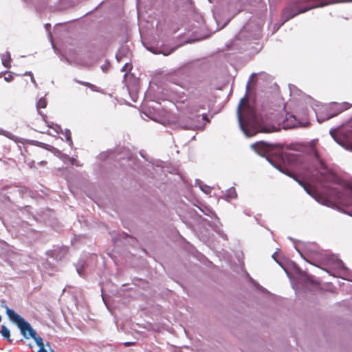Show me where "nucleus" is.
Here are the masks:
<instances>
[{
    "label": "nucleus",
    "mask_w": 352,
    "mask_h": 352,
    "mask_svg": "<svg viewBox=\"0 0 352 352\" xmlns=\"http://www.w3.org/2000/svg\"><path fill=\"white\" fill-rule=\"evenodd\" d=\"M204 109L201 105L191 103L186 106V116L181 118L177 122L178 126L182 130H201L206 123L210 122L208 114L199 113V109Z\"/></svg>",
    "instance_id": "4"
},
{
    "label": "nucleus",
    "mask_w": 352,
    "mask_h": 352,
    "mask_svg": "<svg viewBox=\"0 0 352 352\" xmlns=\"http://www.w3.org/2000/svg\"><path fill=\"white\" fill-rule=\"evenodd\" d=\"M134 344H135L134 342H129L124 343V346H131V345H134Z\"/></svg>",
    "instance_id": "32"
},
{
    "label": "nucleus",
    "mask_w": 352,
    "mask_h": 352,
    "mask_svg": "<svg viewBox=\"0 0 352 352\" xmlns=\"http://www.w3.org/2000/svg\"><path fill=\"white\" fill-rule=\"evenodd\" d=\"M297 182L309 195L315 198L318 201H320L323 199L322 195L317 192V190L314 186L303 181L297 180Z\"/></svg>",
    "instance_id": "11"
},
{
    "label": "nucleus",
    "mask_w": 352,
    "mask_h": 352,
    "mask_svg": "<svg viewBox=\"0 0 352 352\" xmlns=\"http://www.w3.org/2000/svg\"><path fill=\"white\" fill-rule=\"evenodd\" d=\"M340 145L352 151V133H330Z\"/></svg>",
    "instance_id": "9"
},
{
    "label": "nucleus",
    "mask_w": 352,
    "mask_h": 352,
    "mask_svg": "<svg viewBox=\"0 0 352 352\" xmlns=\"http://www.w3.org/2000/svg\"><path fill=\"white\" fill-rule=\"evenodd\" d=\"M305 100L307 103L309 104L311 107L315 111L317 121L319 123H322L324 120H329L330 118L337 116L338 114L342 112L343 111L349 109L351 107V104L347 102H344L340 104H338V103L335 102V103H333V105L336 107V112H335V113L327 112L324 116H322V115L316 112V109H314V106L315 105L316 101L311 97H310L309 96H306L305 98Z\"/></svg>",
    "instance_id": "7"
},
{
    "label": "nucleus",
    "mask_w": 352,
    "mask_h": 352,
    "mask_svg": "<svg viewBox=\"0 0 352 352\" xmlns=\"http://www.w3.org/2000/svg\"><path fill=\"white\" fill-rule=\"evenodd\" d=\"M49 127L54 129L55 132H63L61 126L57 124H52V125H49Z\"/></svg>",
    "instance_id": "24"
},
{
    "label": "nucleus",
    "mask_w": 352,
    "mask_h": 352,
    "mask_svg": "<svg viewBox=\"0 0 352 352\" xmlns=\"http://www.w3.org/2000/svg\"><path fill=\"white\" fill-rule=\"evenodd\" d=\"M59 57H60V60L61 61L66 62L68 64L71 63L69 59L66 56H65L64 54H60Z\"/></svg>",
    "instance_id": "25"
},
{
    "label": "nucleus",
    "mask_w": 352,
    "mask_h": 352,
    "mask_svg": "<svg viewBox=\"0 0 352 352\" xmlns=\"http://www.w3.org/2000/svg\"><path fill=\"white\" fill-rule=\"evenodd\" d=\"M289 89L290 92V95H298L300 96L302 94V91L300 90L296 85H289Z\"/></svg>",
    "instance_id": "17"
},
{
    "label": "nucleus",
    "mask_w": 352,
    "mask_h": 352,
    "mask_svg": "<svg viewBox=\"0 0 352 352\" xmlns=\"http://www.w3.org/2000/svg\"><path fill=\"white\" fill-rule=\"evenodd\" d=\"M132 69V65H130L129 63H125V64L123 65V67H122L121 69V71L122 72H126L124 75V78H125L126 75H127V72L131 71Z\"/></svg>",
    "instance_id": "20"
},
{
    "label": "nucleus",
    "mask_w": 352,
    "mask_h": 352,
    "mask_svg": "<svg viewBox=\"0 0 352 352\" xmlns=\"http://www.w3.org/2000/svg\"><path fill=\"white\" fill-rule=\"evenodd\" d=\"M257 151H263L269 155H275L280 159L283 160L286 156L284 153V145L280 144H270L265 142H257L252 146Z\"/></svg>",
    "instance_id": "8"
},
{
    "label": "nucleus",
    "mask_w": 352,
    "mask_h": 352,
    "mask_svg": "<svg viewBox=\"0 0 352 352\" xmlns=\"http://www.w3.org/2000/svg\"><path fill=\"white\" fill-rule=\"evenodd\" d=\"M329 132H352V117L335 128H331Z\"/></svg>",
    "instance_id": "12"
},
{
    "label": "nucleus",
    "mask_w": 352,
    "mask_h": 352,
    "mask_svg": "<svg viewBox=\"0 0 352 352\" xmlns=\"http://www.w3.org/2000/svg\"><path fill=\"white\" fill-rule=\"evenodd\" d=\"M6 312L9 319L17 324L21 333L25 338H34V336H36V331L31 327L30 323L15 313L14 310L6 307Z\"/></svg>",
    "instance_id": "6"
},
{
    "label": "nucleus",
    "mask_w": 352,
    "mask_h": 352,
    "mask_svg": "<svg viewBox=\"0 0 352 352\" xmlns=\"http://www.w3.org/2000/svg\"><path fill=\"white\" fill-rule=\"evenodd\" d=\"M256 133H245V135L248 137H251V136H253L254 135H256Z\"/></svg>",
    "instance_id": "34"
},
{
    "label": "nucleus",
    "mask_w": 352,
    "mask_h": 352,
    "mask_svg": "<svg viewBox=\"0 0 352 352\" xmlns=\"http://www.w3.org/2000/svg\"><path fill=\"white\" fill-rule=\"evenodd\" d=\"M144 114L148 117L149 119L152 120H154L155 122H162V120L160 119H159L155 115H152L151 114V113H146V112H144Z\"/></svg>",
    "instance_id": "22"
},
{
    "label": "nucleus",
    "mask_w": 352,
    "mask_h": 352,
    "mask_svg": "<svg viewBox=\"0 0 352 352\" xmlns=\"http://www.w3.org/2000/svg\"><path fill=\"white\" fill-rule=\"evenodd\" d=\"M74 81H75L76 82L78 83V84H80V85H85V86H87V87H90L93 91H96V86L91 84L90 82H85V81H81V80H78L77 79H74Z\"/></svg>",
    "instance_id": "19"
},
{
    "label": "nucleus",
    "mask_w": 352,
    "mask_h": 352,
    "mask_svg": "<svg viewBox=\"0 0 352 352\" xmlns=\"http://www.w3.org/2000/svg\"><path fill=\"white\" fill-rule=\"evenodd\" d=\"M6 136L11 139V140H13L14 141H16V140L15 139V135L14 133H6Z\"/></svg>",
    "instance_id": "28"
},
{
    "label": "nucleus",
    "mask_w": 352,
    "mask_h": 352,
    "mask_svg": "<svg viewBox=\"0 0 352 352\" xmlns=\"http://www.w3.org/2000/svg\"><path fill=\"white\" fill-rule=\"evenodd\" d=\"M51 41H52L51 40ZM52 47H53L54 49H55V47H54V45L53 42H52ZM54 50L56 51V50Z\"/></svg>",
    "instance_id": "38"
},
{
    "label": "nucleus",
    "mask_w": 352,
    "mask_h": 352,
    "mask_svg": "<svg viewBox=\"0 0 352 352\" xmlns=\"http://www.w3.org/2000/svg\"><path fill=\"white\" fill-rule=\"evenodd\" d=\"M227 23H228V22L224 23L221 28H223V27H225V26H226V25L227 24Z\"/></svg>",
    "instance_id": "39"
},
{
    "label": "nucleus",
    "mask_w": 352,
    "mask_h": 352,
    "mask_svg": "<svg viewBox=\"0 0 352 352\" xmlns=\"http://www.w3.org/2000/svg\"><path fill=\"white\" fill-rule=\"evenodd\" d=\"M351 1L352 0H295L291 1L283 9L280 21L274 25L273 32L278 31L289 20L311 9L338 2Z\"/></svg>",
    "instance_id": "2"
},
{
    "label": "nucleus",
    "mask_w": 352,
    "mask_h": 352,
    "mask_svg": "<svg viewBox=\"0 0 352 352\" xmlns=\"http://www.w3.org/2000/svg\"><path fill=\"white\" fill-rule=\"evenodd\" d=\"M44 28H45V30L49 33V36L51 38V34L50 32V29H51V24L49 23H47L44 25Z\"/></svg>",
    "instance_id": "26"
},
{
    "label": "nucleus",
    "mask_w": 352,
    "mask_h": 352,
    "mask_svg": "<svg viewBox=\"0 0 352 352\" xmlns=\"http://www.w3.org/2000/svg\"><path fill=\"white\" fill-rule=\"evenodd\" d=\"M38 352H47L45 349V345L43 346H40Z\"/></svg>",
    "instance_id": "30"
},
{
    "label": "nucleus",
    "mask_w": 352,
    "mask_h": 352,
    "mask_svg": "<svg viewBox=\"0 0 352 352\" xmlns=\"http://www.w3.org/2000/svg\"><path fill=\"white\" fill-rule=\"evenodd\" d=\"M32 338L34 340L35 342L39 347L44 346L43 341V339L41 337L37 336V335H36L34 336V338Z\"/></svg>",
    "instance_id": "23"
},
{
    "label": "nucleus",
    "mask_w": 352,
    "mask_h": 352,
    "mask_svg": "<svg viewBox=\"0 0 352 352\" xmlns=\"http://www.w3.org/2000/svg\"><path fill=\"white\" fill-rule=\"evenodd\" d=\"M47 107V101L45 97H41L36 102L37 109L45 108Z\"/></svg>",
    "instance_id": "18"
},
{
    "label": "nucleus",
    "mask_w": 352,
    "mask_h": 352,
    "mask_svg": "<svg viewBox=\"0 0 352 352\" xmlns=\"http://www.w3.org/2000/svg\"><path fill=\"white\" fill-rule=\"evenodd\" d=\"M1 333L3 338L8 340L9 343H12V340L10 339V330L6 326H2Z\"/></svg>",
    "instance_id": "16"
},
{
    "label": "nucleus",
    "mask_w": 352,
    "mask_h": 352,
    "mask_svg": "<svg viewBox=\"0 0 352 352\" xmlns=\"http://www.w3.org/2000/svg\"><path fill=\"white\" fill-rule=\"evenodd\" d=\"M278 168L279 169V170H280V171L284 173V170L280 168V166L278 167Z\"/></svg>",
    "instance_id": "37"
},
{
    "label": "nucleus",
    "mask_w": 352,
    "mask_h": 352,
    "mask_svg": "<svg viewBox=\"0 0 352 352\" xmlns=\"http://www.w3.org/2000/svg\"><path fill=\"white\" fill-rule=\"evenodd\" d=\"M318 142V140H313L311 142H309L308 144L309 146L311 147V151L313 152V154L315 157V158L320 162L322 166L324 165V162H322V159L320 158V154L316 148V145Z\"/></svg>",
    "instance_id": "14"
},
{
    "label": "nucleus",
    "mask_w": 352,
    "mask_h": 352,
    "mask_svg": "<svg viewBox=\"0 0 352 352\" xmlns=\"http://www.w3.org/2000/svg\"><path fill=\"white\" fill-rule=\"evenodd\" d=\"M0 132H1V133H3V132H8V131H5V130H3V129H0Z\"/></svg>",
    "instance_id": "36"
},
{
    "label": "nucleus",
    "mask_w": 352,
    "mask_h": 352,
    "mask_svg": "<svg viewBox=\"0 0 352 352\" xmlns=\"http://www.w3.org/2000/svg\"><path fill=\"white\" fill-rule=\"evenodd\" d=\"M146 50L154 54H163L166 56L172 54L175 52L178 47V45L169 47L166 45H161V46H153V45H146L145 46Z\"/></svg>",
    "instance_id": "10"
},
{
    "label": "nucleus",
    "mask_w": 352,
    "mask_h": 352,
    "mask_svg": "<svg viewBox=\"0 0 352 352\" xmlns=\"http://www.w3.org/2000/svg\"><path fill=\"white\" fill-rule=\"evenodd\" d=\"M255 76V73L251 74L246 85L245 94L236 108L239 126L242 132H278L280 129L304 127L309 124V122L300 121L295 116L288 113L281 122H278L277 109L268 101L263 102L258 109L252 105L248 98V92L250 83Z\"/></svg>",
    "instance_id": "1"
},
{
    "label": "nucleus",
    "mask_w": 352,
    "mask_h": 352,
    "mask_svg": "<svg viewBox=\"0 0 352 352\" xmlns=\"http://www.w3.org/2000/svg\"><path fill=\"white\" fill-rule=\"evenodd\" d=\"M317 181L327 188L326 195L327 199H333L340 204L349 206L351 201L344 197L345 194L336 188L328 187L327 184H338L339 178L333 172L325 170L317 177Z\"/></svg>",
    "instance_id": "5"
},
{
    "label": "nucleus",
    "mask_w": 352,
    "mask_h": 352,
    "mask_svg": "<svg viewBox=\"0 0 352 352\" xmlns=\"http://www.w3.org/2000/svg\"><path fill=\"white\" fill-rule=\"evenodd\" d=\"M39 164H42V165H45V164H47V162H45V161H41V162H40V163H39Z\"/></svg>",
    "instance_id": "35"
},
{
    "label": "nucleus",
    "mask_w": 352,
    "mask_h": 352,
    "mask_svg": "<svg viewBox=\"0 0 352 352\" xmlns=\"http://www.w3.org/2000/svg\"><path fill=\"white\" fill-rule=\"evenodd\" d=\"M6 72H7V71L3 72H1V73H0V76H1V74H4V73H6Z\"/></svg>",
    "instance_id": "41"
},
{
    "label": "nucleus",
    "mask_w": 352,
    "mask_h": 352,
    "mask_svg": "<svg viewBox=\"0 0 352 352\" xmlns=\"http://www.w3.org/2000/svg\"><path fill=\"white\" fill-rule=\"evenodd\" d=\"M70 134H71V133H65V138L67 139V140H69V142H70V145H71V144H72V139H71Z\"/></svg>",
    "instance_id": "29"
},
{
    "label": "nucleus",
    "mask_w": 352,
    "mask_h": 352,
    "mask_svg": "<svg viewBox=\"0 0 352 352\" xmlns=\"http://www.w3.org/2000/svg\"><path fill=\"white\" fill-rule=\"evenodd\" d=\"M110 66L111 65L109 61L106 60L104 63L101 65L100 68L103 72L107 73L109 71Z\"/></svg>",
    "instance_id": "21"
},
{
    "label": "nucleus",
    "mask_w": 352,
    "mask_h": 352,
    "mask_svg": "<svg viewBox=\"0 0 352 352\" xmlns=\"http://www.w3.org/2000/svg\"><path fill=\"white\" fill-rule=\"evenodd\" d=\"M65 132L69 133V132H71V131H70V130H69V129H65Z\"/></svg>",
    "instance_id": "40"
},
{
    "label": "nucleus",
    "mask_w": 352,
    "mask_h": 352,
    "mask_svg": "<svg viewBox=\"0 0 352 352\" xmlns=\"http://www.w3.org/2000/svg\"><path fill=\"white\" fill-rule=\"evenodd\" d=\"M1 59L2 65L5 67L10 68L11 67V65H10L11 56H10V53L9 52H6L5 54H1Z\"/></svg>",
    "instance_id": "15"
},
{
    "label": "nucleus",
    "mask_w": 352,
    "mask_h": 352,
    "mask_svg": "<svg viewBox=\"0 0 352 352\" xmlns=\"http://www.w3.org/2000/svg\"><path fill=\"white\" fill-rule=\"evenodd\" d=\"M24 76H32V75H33V74L32 73V72H25L23 74Z\"/></svg>",
    "instance_id": "33"
},
{
    "label": "nucleus",
    "mask_w": 352,
    "mask_h": 352,
    "mask_svg": "<svg viewBox=\"0 0 352 352\" xmlns=\"http://www.w3.org/2000/svg\"><path fill=\"white\" fill-rule=\"evenodd\" d=\"M4 80L6 82H10V81H12L13 80V76L10 74L8 76H5L4 77Z\"/></svg>",
    "instance_id": "27"
},
{
    "label": "nucleus",
    "mask_w": 352,
    "mask_h": 352,
    "mask_svg": "<svg viewBox=\"0 0 352 352\" xmlns=\"http://www.w3.org/2000/svg\"><path fill=\"white\" fill-rule=\"evenodd\" d=\"M130 54V50L127 46H122L116 54V59L120 62L124 58L128 57Z\"/></svg>",
    "instance_id": "13"
},
{
    "label": "nucleus",
    "mask_w": 352,
    "mask_h": 352,
    "mask_svg": "<svg viewBox=\"0 0 352 352\" xmlns=\"http://www.w3.org/2000/svg\"><path fill=\"white\" fill-rule=\"evenodd\" d=\"M261 36V26L250 22L242 28L226 47L228 50L242 53L249 50V46L254 41H258Z\"/></svg>",
    "instance_id": "3"
},
{
    "label": "nucleus",
    "mask_w": 352,
    "mask_h": 352,
    "mask_svg": "<svg viewBox=\"0 0 352 352\" xmlns=\"http://www.w3.org/2000/svg\"><path fill=\"white\" fill-rule=\"evenodd\" d=\"M30 78H31V82H33V83L34 84V85H35V86H36V85H37V84H36V81H35V79H34V78L33 75H32V76H30Z\"/></svg>",
    "instance_id": "31"
}]
</instances>
